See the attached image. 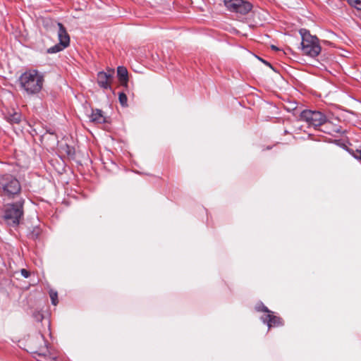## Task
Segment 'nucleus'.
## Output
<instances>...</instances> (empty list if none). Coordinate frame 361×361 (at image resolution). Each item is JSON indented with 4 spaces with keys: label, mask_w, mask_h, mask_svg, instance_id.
I'll return each instance as SVG.
<instances>
[{
    "label": "nucleus",
    "mask_w": 361,
    "mask_h": 361,
    "mask_svg": "<svg viewBox=\"0 0 361 361\" xmlns=\"http://www.w3.org/2000/svg\"><path fill=\"white\" fill-rule=\"evenodd\" d=\"M20 87L27 94L39 93L44 83V75L37 70H29L23 73L20 78Z\"/></svg>",
    "instance_id": "nucleus-1"
},
{
    "label": "nucleus",
    "mask_w": 361,
    "mask_h": 361,
    "mask_svg": "<svg viewBox=\"0 0 361 361\" xmlns=\"http://www.w3.org/2000/svg\"><path fill=\"white\" fill-rule=\"evenodd\" d=\"M300 34L302 37V50L304 54L311 57H315L321 52V47L319 39L316 36L310 35L306 29H301Z\"/></svg>",
    "instance_id": "nucleus-2"
},
{
    "label": "nucleus",
    "mask_w": 361,
    "mask_h": 361,
    "mask_svg": "<svg viewBox=\"0 0 361 361\" xmlns=\"http://www.w3.org/2000/svg\"><path fill=\"white\" fill-rule=\"evenodd\" d=\"M0 189L4 195L14 197L20 194L21 185L18 180L11 174L0 175Z\"/></svg>",
    "instance_id": "nucleus-3"
},
{
    "label": "nucleus",
    "mask_w": 361,
    "mask_h": 361,
    "mask_svg": "<svg viewBox=\"0 0 361 361\" xmlns=\"http://www.w3.org/2000/svg\"><path fill=\"white\" fill-rule=\"evenodd\" d=\"M23 201H19L13 204L5 206L4 218L6 223L11 226L19 224L20 219L23 215Z\"/></svg>",
    "instance_id": "nucleus-4"
},
{
    "label": "nucleus",
    "mask_w": 361,
    "mask_h": 361,
    "mask_svg": "<svg viewBox=\"0 0 361 361\" xmlns=\"http://www.w3.org/2000/svg\"><path fill=\"white\" fill-rule=\"evenodd\" d=\"M300 118L305 121L309 126L317 128L324 125L327 118L319 111L305 109L300 113Z\"/></svg>",
    "instance_id": "nucleus-5"
},
{
    "label": "nucleus",
    "mask_w": 361,
    "mask_h": 361,
    "mask_svg": "<svg viewBox=\"0 0 361 361\" xmlns=\"http://www.w3.org/2000/svg\"><path fill=\"white\" fill-rule=\"evenodd\" d=\"M226 8L240 15L247 14L252 8V4L245 0H224Z\"/></svg>",
    "instance_id": "nucleus-6"
},
{
    "label": "nucleus",
    "mask_w": 361,
    "mask_h": 361,
    "mask_svg": "<svg viewBox=\"0 0 361 361\" xmlns=\"http://www.w3.org/2000/svg\"><path fill=\"white\" fill-rule=\"evenodd\" d=\"M37 340H39L40 343H43L44 346H41L38 350H35L33 352L34 353L37 354L39 357H44L46 360H50L51 361H64L56 352H54L47 348V342L42 335H39Z\"/></svg>",
    "instance_id": "nucleus-7"
},
{
    "label": "nucleus",
    "mask_w": 361,
    "mask_h": 361,
    "mask_svg": "<svg viewBox=\"0 0 361 361\" xmlns=\"http://www.w3.org/2000/svg\"><path fill=\"white\" fill-rule=\"evenodd\" d=\"M114 78V71L108 73L101 71L97 73V81L99 86L104 90L111 89V83Z\"/></svg>",
    "instance_id": "nucleus-8"
},
{
    "label": "nucleus",
    "mask_w": 361,
    "mask_h": 361,
    "mask_svg": "<svg viewBox=\"0 0 361 361\" xmlns=\"http://www.w3.org/2000/svg\"><path fill=\"white\" fill-rule=\"evenodd\" d=\"M264 323H267L269 328L271 326H278L282 324L281 319L273 314L272 312L262 317Z\"/></svg>",
    "instance_id": "nucleus-9"
},
{
    "label": "nucleus",
    "mask_w": 361,
    "mask_h": 361,
    "mask_svg": "<svg viewBox=\"0 0 361 361\" xmlns=\"http://www.w3.org/2000/svg\"><path fill=\"white\" fill-rule=\"evenodd\" d=\"M58 37L59 39V43L63 45V47H67L70 44V37L66 31V29L61 23H58Z\"/></svg>",
    "instance_id": "nucleus-10"
},
{
    "label": "nucleus",
    "mask_w": 361,
    "mask_h": 361,
    "mask_svg": "<svg viewBox=\"0 0 361 361\" xmlns=\"http://www.w3.org/2000/svg\"><path fill=\"white\" fill-rule=\"evenodd\" d=\"M117 75L121 85L126 87L128 81V73L126 68L118 66L117 68Z\"/></svg>",
    "instance_id": "nucleus-11"
},
{
    "label": "nucleus",
    "mask_w": 361,
    "mask_h": 361,
    "mask_svg": "<svg viewBox=\"0 0 361 361\" xmlns=\"http://www.w3.org/2000/svg\"><path fill=\"white\" fill-rule=\"evenodd\" d=\"M90 121L93 123L101 124L106 122V117L104 116L102 111L94 109L92 110Z\"/></svg>",
    "instance_id": "nucleus-12"
},
{
    "label": "nucleus",
    "mask_w": 361,
    "mask_h": 361,
    "mask_svg": "<svg viewBox=\"0 0 361 361\" xmlns=\"http://www.w3.org/2000/svg\"><path fill=\"white\" fill-rule=\"evenodd\" d=\"M324 125L325 128L324 132L329 135H334V133H338L341 132V128L339 126L333 125L331 122H328L326 121Z\"/></svg>",
    "instance_id": "nucleus-13"
},
{
    "label": "nucleus",
    "mask_w": 361,
    "mask_h": 361,
    "mask_svg": "<svg viewBox=\"0 0 361 361\" xmlns=\"http://www.w3.org/2000/svg\"><path fill=\"white\" fill-rule=\"evenodd\" d=\"M21 114L19 112L14 111L8 113L6 116V119L11 123H19L21 121Z\"/></svg>",
    "instance_id": "nucleus-14"
},
{
    "label": "nucleus",
    "mask_w": 361,
    "mask_h": 361,
    "mask_svg": "<svg viewBox=\"0 0 361 361\" xmlns=\"http://www.w3.org/2000/svg\"><path fill=\"white\" fill-rule=\"evenodd\" d=\"M66 47H63V45H62L61 44L59 43L58 44H56V45L50 47L49 49H48L47 51H48V53L54 54V53L59 52V51H62Z\"/></svg>",
    "instance_id": "nucleus-15"
},
{
    "label": "nucleus",
    "mask_w": 361,
    "mask_h": 361,
    "mask_svg": "<svg viewBox=\"0 0 361 361\" xmlns=\"http://www.w3.org/2000/svg\"><path fill=\"white\" fill-rule=\"evenodd\" d=\"M348 151L353 154V156L357 159H361V149L360 147H356L355 149L353 148H348Z\"/></svg>",
    "instance_id": "nucleus-16"
},
{
    "label": "nucleus",
    "mask_w": 361,
    "mask_h": 361,
    "mask_svg": "<svg viewBox=\"0 0 361 361\" xmlns=\"http://www.w3.org/2000/svg\"><path fill=\"white\" fill-rule=\"evenodd\" d=\"M118 100L122 106H128V98L125 93L120 92L118 94Z\"/></svg>",
    "instance_id": "nucleus-17"
},
{
    "label": "nucleus",
    "mask_w": 361,
    "mask_h": 361,
    "mask_svg": "<svg viewBox=\"0 0 361 361\" xmlns=\"http://www.w3.org/2000/svg\"><path fill=\"white\" fill-rule=\"evenodd\" d=\"M49 296L51 300V303L54 305H56L58 304V293L56 291L51 290L49 291Z\"/></svg>",
    "instance_id": "nucleus-18"
},
{
    "label": "nucleus",
    "mask_w": 361,
    "mask_h": 361,
    "mask_svg": "<svg viewBox=\"0 0 361 361\" xmlns=\"http://www.w3.org/2000/svg\"><path fill=\"white\" fill-rule=\"evenodd\" d=\"M255 309L258 312H264L269 314L271 311L262 302L257 304Z\"/></svg>",
    "instance_id": "nucleus-19"
},
{
    "label": "nucleus",
    "mask_w": 361,
    "mask_h": 361,
    "mask_svg": "<svg viewBox=\"0 0 361 361\" xmlns=\"http://www.w3.org/2000/svg\"><path fill=\"white\" fill-rule=\"evenodd\" d=\"M20 272L22 276H23L25 278H28L30 276V272L25 269H22Z\"/></svg>",
    "instance_id": "nucleus-20"
},
{
    "label": "nucleus",
    "mask_w": 361,
    "mask_h": 361,
    "mask_svg": "<svg viewBox=\"0 0 361 361\" xmlns=\"http://www.w3.org/2000/svg\"><path fill=\"white\" fill-rule=\"evenodd\" d=\"M260 60H261V61H262L264 64H266V65H267V66H271V64H270L269 62H267V61H264L263 59H260Z\"/></svg>",
    "instance_id": "nucleus-21"
},
{
    "label": "nucleus",
    "mask_w": 361,
    "mask_h": 361,
    "mask_svg": "<svg viewBox=\"0 0 361 361\" xmlns=\"http://www.w3.org/2000/svg\"><path fill=\"white\" fill-rule=\"evenodd\" d=\"M271 49H274V50H278V48L276 47H275L274 45L271 46Z\"/></svg>",
    "instance_id": "nucleus-22"
},
{
    "label": "nucleus",
    "mask_w": 361,
    "mask_h": 361,
    "mask_svg": "<svg viewBox=\"0 0 361 361\" xmlns=\"http://www.w3.org/2000/svg\"><path fill=\"white\" fill-rule=\"evenodd\" d=\"M355 4H361V1L360 0H356L355 1Z\"/></svg>",
    "instance_id": "nucleus-23"
}]
</instances>
